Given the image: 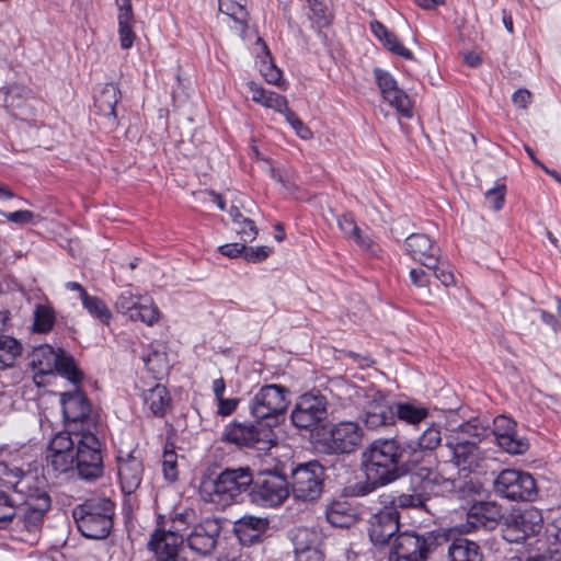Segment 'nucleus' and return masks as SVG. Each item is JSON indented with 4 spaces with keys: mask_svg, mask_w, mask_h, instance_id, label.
I'll return each mask as SVG.
<instances>
[{
    "mask_svg": "<svg viewBox=\"0 0 561 561\" xmlns=\"http://www.w3.org/2000/svg\"><path fill=\"white\" fill-rule=\"evenodd\" d=\"M233 229L243 243L252 242L259 233L254 221L249 218H242L239 224L233 226Z\"/></svg>",
    "mask_w": 561,
    "mask_h": 561,
    "instance_id": "nucleus-49",
    "label": "nucleus"
},
{
    "mask_svg": "<svg viewBox=\"0 0 561 561\" xmlns=\"http://www.w3.org/2000/svg\"><path fill=\"white\" fill-rule=\"evenodd\" d=\"M33 476L24 473L18 467H10L5 462H0V483L13 489L15 492L26 494L30 491Z\"/></svg>",
    "mask_w": 561,
    "mask_h": 561,
    "instance_id": "nucleus-33",
    "label": "nucleus"
},
{
    "mask_svg": "<svg viewBox=\"0 0 561 561\" xmlns=\"http://www.w3.org/2000/svg\"><path fill=\"white\" fill-rule=\"evenodd\" d=\"M337 226L347 238H352L363 249L368 250L371 247V240L362 234L360 229L356 225L353 216L344 214L337 217Z\"/></svg>",
    "mask_w": 561,
    "mask_h": 561,
    "instance_id": "nucleus-41",
    "label": "nucleus"
},
{
    "mask_svg": "<svg viewBox=\"0 0 561 561\" xmlns=\"http://www.w3.org/2000/svg\"><path fill=\"white\" fill-rule=\"evenodd\" d=\"M363 436L364 431L357 422L341 421L324 428L319 444L328 454H351L360 446Z\"/></svg>",
    "mask_w": 561,
    "mask_h": 561,
    "instance_id": "nucleus-10",
    "label": "nucleus"
},
{
    "mask_svg": "<svg viewBox=\"0 0 561 561\" xmlns=\"http://www.w3.org/2000/svg\"><path fill=\"white\" fill-rule=\"evenodd\" d=\"M268 528V519L253 515H245L233 524V531L242 545L257 542Z\"/></svg>",
    "mask_w": 561,
    "mask_h": 561,
    "instance_id": "nucleus-29",
    "label": "nucleus"
},
{
    "mask_svg": "<svg viewBox=\"0 0 561 561\" xmlns=\"http://www.w3.org/2000/svg\"><path fill=\"white\" fill-rule=\"evenodd\" d=\"M162 471L164 478L174 482L179 477L178 470V456L173 448L169 449L165 447L163 456H162Z\"/></svg>",
    "mask_w": 561,
    "mask_h": 561,
    "instance_id": "nucleus-48",
    "label": "nucleus"
},
{
    "mask_svg": "<svg viewBox=\"0 0 561 561\" xmlns=\"http://www.w3.org/2000/svg\"><path fill=\"white\" fill-rule=\"evenodd\" d=\"M255 45L257 47L256 57L261 60L260 71L262 76L265 78L266 82L280 87L283 83L282 71L273 62L265 42L261 37H257Z\"/></svg>",
    "mask_w": 561,
    "mask_h": 561,
    "instance_id": "nucleus-36",
    "label": "nucleus"
},
{
    "mask_svg": "<svg viewBox=\"0 0 561 561\" xmlns=\"http://www.w3.org/2000/svg\"><path fill=\"white\" fill-rule=\"evenodd\" d=\"M549 537L554 539L556 543L561 546V518L556 519L547 529Z\"/></svg>",
    "mask_w": 561,
    "mask_h": 561,
    "instance_id": "nucleus-64",
    "label": "nucleus"
},
{
    "mask_svg": "<svg viewBox=\"0 0 561 561\" xmlns=\"http://www.w3.org/2000/svg\"><path fill=\"white\" fill-rule=\"evenodd\" d=\"M121 100L118 87L114 83H107L102 89L100 95L95 100V106L101 115L105 118V126L114 129L117 126L115 106Z\"/></svg>",
    "mask_w": 561,
    "mask_h": 561,
    "instance_id": "nucleus-30",
    "label": "nucleus"
},
{
    "mask_svg": "<svg viewBox=\"0 0 561 561\" xmlns=\"http://www.w3.org/2000/svg\"><path fill=\"white\" fill-rule=\"evenodd\" d=\"M218 2L220 12L227 14L236 22L245 24L248 13L241 3L236 0H218Z\"/></svg>",
    "mask_w": 561,
    "mask_h": 561,
    "instance_id": "nucleus-47",
    "label": "nucleus"
},
{
    "mask_svg": "<svg viewBox=\"0 0 561 561\" xmlns=\"http://www.w3.org/2000/svg\"><path fill=\"white\" fill-rule=\"evenodd\" d=\"M506 187L505 185H496L495 187L485 192V199L490 203L494 210L502 209L505 201Z\"/></svg>",
    "mask_w": 561,
    "mask_h": 561,
    "instance_id": "nucleus-53",
    "label": "nucleus"
},
{
    "mask_svg": "<svg viewBox=\"0 0 561 561\" xmlns=\"http://www.w3.org/2000/svg\"><path fill=\"white\" fill-rule=\"evenodd\" d=\"M289 495V484L285 476L277 472H264L253 484L252 501L263 506H277Z\"/></svg>",
    "mask_w": 561,
    "mask_h": 561,
    "instance_id": "nucleus-16",
    "label": "nucleus"
},
{
    "mask_svg": "<svg viewBox=\"0 0 561 561\" xmlns=\"http://www.w3.org/2000/svg\"><path fill=\"white\" fill-rule=\"evenodd\" d=\"M449 561H482L483 556L479 545L465 537L454 538L447 548Z\"/></svg>",
    "mask_w": 561,
    "mask_h": 561,
    "instance_id": "nucleus-32",
    "label": "nucleus"
},
{
    "mask_svg": "<svg viewBox=\"0 0 561 561\" xmlns=\"http://www.w3.org/2000/svg\"><path fill=\"white\" fill-rule=\"evenodd\" d=\"M253 102L261 104L264 107L272 108L280 114H284L288 108V103L285 96L272 91H266L253 81L248 83Z\"/></svg>",
    "mask_w": 561,
    "mask_h": 561,
    "instance_id": "nucleus-34",
    "label": "nucleus"
},
{
    "mask_svg": "<svg viewBox=\"0 0 561 561\" xmlns=\"http://www.w3.org/2000/svg\"><path fill=\"white\" fill-rule=\"evenodd\" d=\"M442 443L440 428L436 424H431L420 435L416 442H410L408 448L410 449V460L412 465H416L420 461V455L422 453L434 451Z\"/></svg>",
    "mask_w": 561,
    "mask_h": 561,
    "instance_id": "nucleus-31",
    "label": "nucleus"
},
{
    "mask_svg": "<svg viewBox=\"0 0 561 561\" xmlns=\"http://www.w3.org/2000/svg\"><path fill=\"white\" fill-rule=\"evenodd\" d=\"M31 365L42 375L57 371L73 383H79L82 379V373L75 359L64 350L50 345L35 347L31 354Z\"/></svg>",
    "mask_w": 561,
    "mask_h": 561,
    "instance_id": "nucleus-9",
    "label": "nucleus"
},
{
    "mask_svg": "<svg viewBox=\"0 0 561 561\" xmlns=\"http://www.w3.org/2000/svg\"><path fill=\"white\" fill-rule=\"evenodd\" d=\"M118 5V26L131 25L134 15L129 0H116Z\"/></svg>",
    "mask_w": 561,
    "mask_h": 561,
    "instance_id": "nucleus-55",
    "label": "nucleus"
},
{
    "mask_svg": "<svg viewBox=\"0 0 561 561\" xmlns=\"http://www.w3.org/2000/svg\"><path fill=\"white\" fill-rule=\"evenodd\" d=\"M271 430L268 427H262L252 423H238L233 422L230 424L225 432V439L229 443L253 447L260 442L268 440Z\"/></svg>",
    "mask_w": 561,
    "mask_h": 561,
    "instance_id": "nucleus-28",
    "label": "nucleus"
},
{
    "mask_svg": "<svg viewBox=\"0 0 561 561\" xmlns=\"http://www.w3.org/2000/svg\"><path fill=\"white\" fill-rule=\"evenodd\" d=\"M328 416V400L324 394L316 391L299 397L291 411L290 419L298 428L309 430Z\"/></svg>",
    "mask_w": 561,
    "mask_h": 561,
    "instance_id": "nucleus-15",
    "label": "nucleus"
},
{
    "mask_svg": "<svg viewBox=\"0 0 561 561\" xmlns=\"http://www.w3.org/2000/svg\"><path fill=\"white\" fill-rule=\"evenodd\" d=\"M119 43L123 49H128L133 46L135 41V33L131 25L118 26Z\"/></svg>",
    "mask_w": 561,
    "mask_h": 561,
    "instance_id": "nucleus-59",
    "label": "nucleus"
},
{
    "mask_svg": "<svg viewBox=\"0 0 561 561\" xmlns=\"http://www.w3.org/2000/svg\"><path fill=\"white\" fill-rule=\"evenodd\" d=\"M428 497L426 492L420 486V489L414 488L412 493H402L396 496L391 501V506L397 508H424L427 510Z\"/></svg>",
    "mask_w": 561,
    "mask_h": 561,
    "instance_id": "nucleus-40",
    "label": "nucleus"
},
{
    "mask_svg": "<svg viewBox=\"0 0 561 561\" xmlns=\"http://www.w3.org/2000/svg\"><path fill=\"white\" fill-rule=\"evenodd\" d=\"M329 392L342 408L355 407L370 430L392 425L396 421L394 404L375 388H360L337 379L331 382Z\"/></svg>",
    "mask_w": 561,
    "mask_h": 561,
    "instance_id": "nucleus-2",
    "label": "nucleus"
},
{
    "mask_svg": "<svg viewBox=\"0 0 561 561\" xmlns=\"http://www.w3.org/2000/svg\"><path fill=\"white\" fill-rule=\"evenodd\" d=\"M283 115H285L286 121L294 128L298 137L304 140H309L313 137L310 128L289 107Z\"/></svg>",
    "mask_w": 561,
    "mask_h": 561,
    "instance_id": "nucleus-51",
    "label": "nucleus"
},
{
    "mask_svg": "<svg viewBox=\"0 0 561 561\" xmlns=\"http://www.w3.org/2000/svg\"><path fill=\"white\" fill-rule=\"evenodd\" d=\"M219 252L230 259L244 257V243H228L219 247Z\"/></svg>",
    "mask_w": 561,
    "mask_h": 561,
    "instance_id": "nucleus-58",
    "label": "nucleus"
},
{
    "mask_svg": "<svg viewBox=\"0 0 561 561\" xmlns=\"http://www.w3.org/2000/svg\"><path fill=\"white\" fill-rule=\"evenodd\" d=\"M114 308L118 313L128 317L130 321L142 322L152 327L159 321L160 311L147 295L134 293L130 288H124L117 295Z\"/></svg>",
    "mask_w": 561,
    "mask_h": 561,
    "instance_id": "nucleus-11",
    "label": "nucleus"
},
{
    "mask_svg": "<svg viewBox=\"0 0 561 561\" xmlns=\"http://www.w3.org/2000/svg\"><path fill=\"white\" fill-rule=\"evenodd\" d=\"M502 517L501 507L495 502H478L473 504L467 514V524L462 531L485 528L493 529Z\"/></svg>",
    "mask_w": 561,
    "mask_h": 561,
    "instance_id": "nucleus-27",
    "label": "nucleus"
},
{
    "mask_svg": "<svg viewBox=\"0 0 561 561\" xmlns=\"http://www.w3.org/2000/svg\"><path fill=\"white\" fill-rule=\"evenodd\" d=\"M410 278L416 287L423 289L427 295H430L428 285L431 275L427 272L422 268H413L410 272Z\"/></svg>",
    "mask_w": 561,
    "mask_h": 561,
    "instance_id": "nucleus-56",
    "label": "nucleus"
},
{
    "mask_svg": "<svg viewBox=\"0 0 561 561\" xmlns=\"http://www.w3.org/2000/svg\"><path fill=\"white\" fill-rule=\"evenodd\" d=\"M396 417L410 424H416L425 420L428 411L425 408L414 407L410 403H399L394 407Z\"/></svg>",
    "mask_w": 561,
    "mask_h": 561,
    "instance_id": "nucleus-43",
    "label": "nucleus"
},
{
    "mask_svg": "<svg viewBox=\"0 0 561 561\" xmlns=\"http://www.w3.org/2000/svg\"><path fill=\"white\" fill-rule=\"evenodd\" d=\"M144 400L149 407L150 411L156 416H162L170 405V397L168 390L162 385H157L147 390L144 394Z\"/></svg>",
    "mask_w": 561,
    "mask_h": 561,
    "instance_id": "nucleus-38",
    "label": "nucleus"
},
{
    "mask_svg": "<svg viewBox=\"0 0 561 561\" xmlns=\"http://www.w3.org/2000/svg\"><path fill=\"white\" fill-rule=\"evenodd\" d=\"M15 506L9 495L0 491V528H4L15 516Z\"/></svg>",
    "mask_w": 561,
    "mask_h": 561,
    "instance_id": "nucleus-50",
    "label": "nucleus"
},
{
    "mask_svg": "<svg viewBox=\"0 0 561 561\" xmlns=\"http://www.w3.org/2000/svg\"><path fill=\"white\" fill-rule=\"evenodd\" d=\"M75 470L83 480H95L103 474L101 443L92 431L73 432Z\"/></svg>",
    "mask_w": 561,
    "mask_h": 561,
    "instance_id": "nucleus-7",
    "label": "nucleus"
},
{
    "mask_svg": "<svg viewBox=\"0 0 561 561\" xmlns=\"http://www.w3.org/2000/svg\"><path fill=\"white\" fill-rule=\"evenodd\" d=\"M414 472L411 476L412 483H420L423 491L426 492L427 497L430 494H437L439 492H451L458 488V481L454 476H449L445 468L434 470L430 466L413 465Z\"/></svg>",
    "mask_w": 561,
    "mask_h": 561,
    "instance_id": "nucleus-21",
    "label": "nucleus"
},
{
    "mask_svg": "<svg viewBox=\"0 0 561 561\" xmlns=\"http://www.w3.org/2000/svg\"><path fill=\"white\" fill-rule=\"evenodd\" d=\"M252 481L249 468L226 469L216 477L204 474L199 483V493L205 502L225 508L248 491Z\"/></svg>",
    "mask_w": 561,
    "mask_h": 561,
    "instance_id": "nucleus-3",
    "label": "nucleus"
},
{
    "mask_svg": "<svg viewBox=\"0 0 561 561\" xmlns=\"http://www.w3.org/2000/svg\"><path fill=\"white\" fill-rule=\"evenodd\" d=\"M496 494L511 501H533L537 495V485L528 472L504 469L493 481Z\"/></svg>",
    "mask_w": 561,
    "mask_h": 561,
    "instance_id": "nucleus-12",
    "label": "nucleus"
},
{
    "mask_svg": "<svg viewBox=\"0 0 561 561\" xmlns=\"http://www.w3.org/2000/svg\"><path fill=\"white\" fill-rule=\"evenodd\" d=\"M399 513L394 507L386 506L369 519L368 535L376 547L392 543L399 530Z\"/></svg>",
    "mask_w": 561,
    "mask_h": 561,
    "instance_id": "nucleus-20",
    "label": "nucleus"
},
{
    "mask_svg": "<svg viewBox=\"0 0 561 561\" xmlns=\"http://www.w3.org/2000/svg\"><path fill=\"white\" fill-rule=\"evenodd\" d=\"M81 301L84 308H87L92 316L100 319L103 323H108L112 318V312L102 299L87 295L81 299Z\"/></svg>",
    "mask_w": 561,
    "mask_h": 561,
    "instance_id": "nucleus-44",
    "label": "nucleus"
},
{
    "mask_svg": "<svg viewBox=\"0 0 561 561\" xmlns=\"http://www.w3.org/2000/svg\"><path fill=\"white\" fill-rule=\"evenodd\" d=\"M542 516L536 508H528L506 518L502 529L503 538L508 542H522L527 537L539 533Z\"/></svg>",
    "mask_w": 561,
    "mask_h": 561,
    "instance_id": "nucleus-19",
    "label": "nucleus"
},
{
    "mask_svg": "<svg viewBox=\"0 0 561 561\" xmlns=\"http://www.w3.org/2000/svg\"><path fill=\"white\" fill-rule=\"evenodd\" d=\"M61 405L67 426L65 432L91 431L95 426L91 404L81 391L62 393Z\"/></svg>",
    "mask_w": 561,
    "mask_h": 561,
    "instance_id": "nucleus-14",
    "label": "nucleus"
},
{
    "mask_svg": "<svg viewBox=\"0 0 561 561\" xmlns=\"http://www.w3.org/2000/svg\"><path fill=\"white\" fill-rule=\"evenodd\" d=\"M271 248L261 245L256 248L247 247L244 244V260L248 262H261L268 257Z\"/></svg>",
    "mask_w": 561,
    "mask_h": 561,
    "instance_id": "nucleus-54",
    "label": "nucleus"
},
{
    "mask_svg": "<svg viewBox=\"0 0 561 561\" xmlns=\"http://www.w3.org/2000/svg\"><path fill=\"white\" fill-rule=\"evenodd\" d=\"M25 502L16 508L15 516L11 524L20 539L25 542H33L37 539L46 512L50 507V499L47 493H26Z\"/></svg>",
    "mask_w": 561,
    "mask_h": 561,
    "instance_id": "nucleus-6",
    "label": "nucleus"
},
{
    "mask_svg": "<svg viewBox=\"0 0 561 561\" xmlns=\"http://www.w3.org/2000/svg\"><path fill=\"white\" fill-rule=\"evenodd\" d=\"M3 217L7 218L10 222L18 225H26L33 221L34 214L30 210H18L13 213H0Z\"/></svg>",
    "mask_w": 561,
    "mask_h": 561,
    "instance_id": "nucleus-57",
    "label": "nucleus"
},
{
    "mask_svg": "<svg viewBox=\"0 0 561 561\" xmlns=\"http://www.w3.org/2000/svg\"><path fill=\"white\" fill-rule=\"evenodd\" d=\"M381 42L389 51L397 54L405 59H412V53L408 48H405L399 42L397 36L391 32H389V34L386 37H383Z\"/></svg>",
    "mask_w": 561,
    "mask_h": 561,
    "instance_id": "nucleus-52",
    "label": "nucleus"
},
{
    "mask_svg": "<svg viewBox=\"0 0 561 561\" xmlns=\"http://www.w3.org/2000/svg\"><path fill=\"white\" fill-rule=\"evenodd\" d=\"M54 323V311L47 306L38 305L34 311V330L46 333L51 330Z\"/></svg>",
    "mask_w": 561,
    "mask_h": 561,
    "instance_id": "nucleus-45",
    "label": "nucleus"
},
{
    "mask_svg": "<svg viewBox=\"0 0 561 561\" xmlns=\"http://www.w3.org/2000/svg\"><path fill=\"white\" fill-rule=\"evenodd\" d=\"M404 447L394 438L375 439L362 454L365 480L350 488L354 496H365L401 476Z\"/></svg>",
    "mask_w": 561,
    "mask_h": 561,
    "instance_id": "nucleus-1",
    "label": "nucleus"
},
{
    "mask_svg": "<svg viewBox=\"0 0 561 561\" xmlns=\"http://www.w3.org/2000/svg\"><path fill=\"white\" fill-rule=\"evenodd\" d=\"M513 103L522 110H526L531 102V93L527 89H518L513 93Z\"/></svg>",
    "mask_w": 561,
    "mask_h": 561,
    "instance_id": "nucleus-61",
    "label": "nucleus"
},
{
    "mask_svg": "<svg viewBox=\"0 0 561 561\" xmlns=\"http://www.w3.org/2000/svg\"><path fill=\"white\" fill-rule=\"evenodd\" d=\"M73 432H59L50 440L46 468L55 476L75 470Z\"/></svg>",
    "mask_w": 561,
    "mask_h": 561,
    "instance_id": "nucleus-17",
    "label": "nucleus"
},
{
    "mask_svg": "<svg viewBox=\"0 0 561 561\" xmlns=\"http://www.w3.org/2000/svg\"><path fill=\"white\" fill-rule=\"evenodd\" d=\"M493 434L501 448L512 455H523L528 448V440L516 434V423L505 416L499 415L493 421Z\"/></svg>",
    "mask_w": 561,
    "mask_h": 561,
    "instance_id": "nucleus-24",
    "label": "nucleus"
},
{
    "mask_svg": "<svg viewBox=\"0 0 561 561\" xmlns=\"http://www.w3.org/2000/svg\"><path fill=\"white\" fill-rule=\"evenodd\" d=\"M218 401V414L222 416L230 415L238 407L239 399L231 398L225 399L224 397L217 399Z\"/></svg>",
    "mask_w": 561,
    "mask_h": 561,
    "instance_id": "nucleus-60",
    "label": "nucleus"
},
{
    "mask_svg": "<svg viewBox=\"0 0 561 561\" xmlns=\"http://www.w3.org/2000/svg\"><path fill=\"white\" fill-rule=\"evenodd\" d=\"M293 543L296 556L301 559L305 554L311 553L320 558L318 551V535L308 528H299L293 536Z\"/></svg>",
    "mask_w": 561,
    "mask_h": 561,
    "instance_id": "nucleus-37",
    "label": "nucleus"
},
{
    "mask_svg": "<svg viewBox=\"0 0 561 561\" xmlns=\"http://www.w3.org/2000/svg\"><path fill=\"white\" fill-rule=\"evenodd\" d=\"M410 256L427 268H436L439 261V247L424 233H412L405 239Z\"/></svg>",
    "mask_w": 561,
    "mask_h": 561,
    "instance_id": "nucleus-26",
    "label": "nucleus"
},
{
    "mask_svg": "<svg viewBox=\"0 0 561 561\" xmlns=\"http://www.w3.org/2000/svg\"><path fill=\"white\" fill-rule=\"evenodd\" d=\"M114 504L108 499H91L76 506L72 516L79 531L90 539H104L113 527Z\"/></svg>",
    "mask_w": 561,
    "mask_h": 561,
    "instance_id": "nucleus-4",
    "label": "nucleus"
},
{
    "mask_svg": "<svg viewBox=\"0 0 561 561\" xmlns=\"http://www.w3.org/2000/svg\"><path fill=\"white\" fill-rule=\"evenodd\" d=\"M434 270L435 277L446 287L455 284V277L454 274L445 268H440L436 265V268Z\"/></svg>",
    "mask_w": 561,
    "mask_h": 561,
    "instance_id": "nucleus-62",
    "label": "nucleus"
},
{
    "mask_svg": "<svg viewBox=\"0 0 561 561\" xmlns=\"http://www.w3.org/2000/svg\"><path fill=\"white\" fill-rule=\"evenodd\" d=\"M289 390L280 385H265L252 398L250 412L271 428L279 422L289 405Z\"/></svg>",
    "mask_w": 561,
    "mask_h": 561,
    "instance_id": "nucleus-8",
    "label": "nucleus"
},
{
    "mask_svg": "<svg viewBox=\"0 0 561 561\" xmlns=\"http://www.w3.org/2000/svg\"><path fill=\"white\" fill-rule=\"evenodd\" d=\"M446 446L453 454V461L460 470L472 471L482 460V451L474 442L465 437L463 428L453 431L446 438Z\"/></svg>",
    "mask_w": 561,
    "mask_h": 561,
    "instance_id": "nucleus-18",
    "label": "nucleus"
},
{
    "mask_svg": "<svg viewBox=\"0 0 561 561\" xmlns=\"http://www.w3.org/2000/svg\"><path fill=\"white\" fill-rule=\"evenodd\" d=\"M22 346L13 337L8 335L0 336V369L10 368L15 364L21 355Z\"/></svg>",
    "mask_w": 561,
    "mask_h": 561,
    "instance_id": "nucleus-39",
    "label": "nucleus"
},
{
    "mask_svg": "<svg viewBox=\"0 0 561 561\" xmlns=\"http://www.w3.org/2000/svg\"><path fill=\"white\" fill-rule=\"evenodd\" d=\"M144 362L154 378H161V376L168 370V363L163 352L152 351L144 358Z\"/></svg>",
    "mask_w": 561,
    "mask_h": 561,
    "instance_id": "nucleus-46",
    "label": "nucleus"
},
{
    "mask_svg": "<svg viewBox=\"0 0 561 561\" xmlns=\"http://www.w3.org/2000/svg\"><path fill=\"white\" fill-rule=\"evenodd\" d=\"M156 556V561H186V558L183 556V551L176 552H160Z\"/></svg>",
    "mask_w": 561,
    "mask_h": 561,
    "instance_id": "nucleus-63",
    "label": "nucleus"
},
{
    "mask_svg": "<svg viewBox=\"0 0 561 561\" xmlns=\"http://www.w3.org/2000/svg\"><path fill=\"white\" fill-rule=\"evenodd\" d=\"M219 534V524L216 520L207 519L192 528L186 536V545L194 554L206 557L216 549Z\"/></svg>",
    "mask_w": 561,
    "mask_h": 561,
    "instance_id": "nucleus-23",
    "label": "nucleus"
},
{
    "mask_svg": "<svg viewBox=\"0 0 561 561\" xmlns=\"http://www.w3.org/2000/svg\"><path fill=\"white\" fill-rule=\"evenodd\" d=\"M446 542L448 538L440 531L398 534L391 543L390 560L427 561L430 554Z\"/></svg>",
    "mask_w": 561,
    "mask_h": 561,
    "instance_id": "nucleus-5",
    "label": "nucleus"
},
{
    "mask_svg": "<svg viewBox=\"0 0 561 561\" xmlns=\"http://www.w3.org/2000/svg\"><path fill=\"white\" fill-rule=\"evenodd\" d=\"M116 461L122 490L127 494H133L140 486L144 476L140 453L137 449L118 450Z\"/></svg>",
    "mask_w": 561,
    "mask_h": 561,
    "instance_id": "nucleus-22",
    "label": "nucleus"
},
{
    "mask_svg": "<svg viewBox=\"0 0 561 561\" xmlns=\"http://www.w3.org/2000/svg\"><path fill=\"white\" fill-rule=\"evenodd\" d=\"M183 537L175 531L158 530L152 534L148 546L154 554H159L160 552L183 551Z\"/></svg>",
    "mask_w": 561,
    "mask_h": 561,
    "instance_id": "nucleus-35",
    "label": "nucleus"
},
{
    "mask_svg": "<svg viewBox=\"0 0 561 561\" xmlns=\"http://www.w3.org/2000/svg\"><path fill=\"white\" fill-rule=\"evenodd\" d=\"M324 468L318 461L299 465L291 472V493L296 501L312 502L323 491Z\"/></svg>",
    "mask_w": 561,
    "mask_h": 561,
    "instance_id": "nucleus-13",
    "label": "nucleus"
},
{
    "mask_svg": "<svg viewBox=\"0 0 561 561\" xmlns=\"http://www.w3.org/2000/svg\"><path fill=\"white\" fill-rule=\"evenodd\" d=\"M327 519L335 527L347 528L355 522V516L345 504L336 502L327 510Z\"/></svg>",
    "mask_w": 561,
    "mask_h": 561,
    "instance_id": "nucleus-42",
    "label": "nucleus"
},
{
    "mask_svg": "<svg viewBox=\"0 0 561 561\" xmlns=\"http://www.w3.org/2000/svg\"><path fill=\"white\" fill-rule=\"evenodd\" d=\"M375 79L385 101L394 107L401 115L411 117V102L408 95L398 88L393 77L379 68L374 70Z\"/></svg>",
    "mask_w": 561,
    "mask_h": 561,
    "instance_id": "nucleus-25",
    "label": "nucleus"
}]
</instances>
